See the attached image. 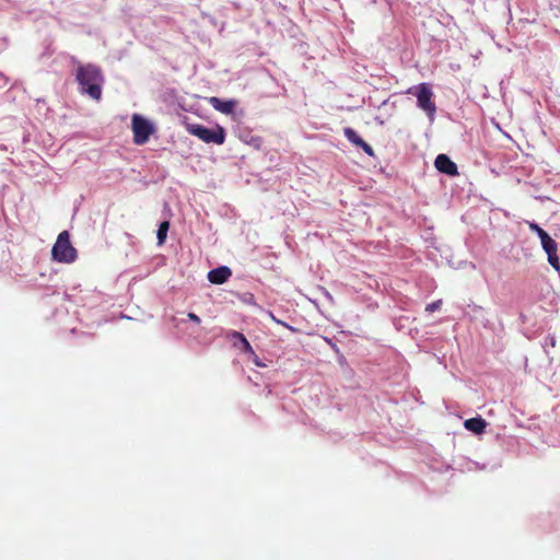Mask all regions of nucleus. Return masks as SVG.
I'll return each instance as SVG.
<instances>
[{
    "instance_id": "8",
    "label": "nucleus",
    "mask_w": 560,
    "mask_h": 560,
    "mask_svg": "<svg viewBox=\"0 0 560 560\" xmlns=\"http://www.w3.org/2000/svg\"><path fill=\"white\" fill-rule=\"evenodd\" d=\"M209 103L214 109L226 115L232 114L236 106V101L234 100L223 101L218 97H211Z\"/></svg>"
},
{
    "instance_id": "2",
    "label": "nucleus",
    "mask_w": 560,
    "mask_h": 560,
    "mask_svg": "<svg viewBox=\"0 0 560 560\" xmlns=\"http://www.w3.org/2000/svg\"><path fill=\"white\" fill-rule=\"evenodd\" d=\"M52 259L58 262L71 264L77 259V249L71 245L70 234L62 231L51 249Z\"/></svg>"
},
{
    "instance_id": "3",
    "label": "nucleus",
    "mask_w": 560,
    "mask_h": 560,
    "mask_svg": "<svg viewBox=\"0 0 560 560\" xmlns=\"http://www.w3.org/2000/svg\"><path fill=\"white\" fill-rule=\"evenodd\" d=\"M187 131L206 143L222 144L225 141V130L219 125L208 128L200 124H190Z\"/></svg>"
},
{
    "instance_id": "18",
    "label": "nucleus",
    "mask_w": 560,
    "mask_h": 560,
    "mask_svg": "<svg viewBox=\"0 0 560 560\" xmlns=\"http://www.w3.org/2000/svg\"><path fill=\"white\" fill-rule=\"evenodd\" d=\"M188 318L196 324L200 323V317L195 313H188Z\"/></svg>"
},
{
    "instance_id": "15",
    "label": "nucleus",
    "mask_w": 560,
    "mask_h": 560,
    "mask_svg": "<svg viewBox=\"0 0 560 560\" xmlns=\"http://www.w3.org/2000/svg\"><path fill=\"white\" fill-rule=\"evenodd\" d=\"M368 155L370 156H373L374 155V151H373V148L366 143L364 140L361 142V144L359 145Z\"/></svg>"
},
{
    "instance_id": "6",
    "label": "nucleus",
    "mask_w": 560,
    "mask_h": 560,
    "mask_svg": "<svg viewBox=\"0 0 560 560\" xmlns=\"http://www.w3.org/2000/svg\"><path fill=\"white\" fill-rule=\"evenodd\" d=\"M434 165L439 172L448 176L458 174L457 165L446 154H439L435 158Z\"/></svg>"
},
{
    "instance_id": "17",
    "label": "nucleus",
    "mask_w": 560,
    "mask_h": 560,
    "mask_svg": "<svg viewBox=\"0 0 560 560\" xmlns=\"http://www.w3.org/2000/svg\"><path fill=\"white\" fill-rule=\"evenodd\" d=\"M441 306V301H435L427 305L425 310L430 313L439 310Z\"/></svg>"
},
{
    "instance_id": "10",
    "label": "nucleus",
    "mask_w": 560,
    "mask_h": 560,
    "mask_svg": "<svg viewBox=\"0 0 560 560\" xmlns=\"http://www.w3.org/2000/svg\"><path fill=\"white\" fill-rule=\"evenodd\" d=\"M464 427L468 431H471L476 434H480L485 431L487 422L481 417H476L465 420Z\"/></svg>"
},
{
    "instance_id": "19",
    "label": "nucleus",
    "mask_w": 560,
    "mask_h": 560,
    "mask_svg": "<svg viewBox=\"0 0 560 560\" xmlns=\"http://www.w3.org/2000/svg\"><path fill=\"white\" fill-rule=\"evenodd\" d=\"M5 85H7V79L2 73H0V89L4 88Z\"/></svg>"
},
{
    "instance_id": "16",
    "label": "nucleus",
    "mask_w": 560,
    "mask_h": 560,
    "mask_svg": "<svg viewBox=\"0 0 560 560\" xmlns=\"http://www.w3.org/2000/svg\"><path fill=\"white\" fill-rule=\"evenodd\" d=\"M267 314H268V316H269V317H270L275 323L282 325V326L287 327L288 329H290V330H292V331H294V330H295L292 326H290V325H288L287 323H284V322H282V320H280V319H278V318H277V317H276L271 312H268Z\"/></svg>"
},
{
    "instance_id": "1",
    "label": "nucleus",
    "mask_w": 560,
    "mask_h": 560,
    "mask_svg": "<svg viewBox=\"0 0 560 560\" xmlns=\"http://www.w3.org/2000/svg\"><path fill=\"white\" fill-rule=\"evenodd\" d=\"M77 81L82 93L88 94L91 98L96 101L101 98L103 77L96 66H79L77 70Z\"/></svg>"
},
{
    "instance_id": "9",
    "label": "nucleus",
    "mask_w": 560,
    "mask_h": 560,
    "mask_svg": "<svg viewBox=\"0 0 560 560\" xmlns=\"http://www.w3.org/2000/svg\"><path fill=\"white\" fill-rule=\"evenodd\" d=\"M528 226H529V230L535 232L540 242H541V246L545 249L547 248H551L553 245H556L557 243L550 237V235L545 231L542 230L537 223L535 222H528Z\"/></svg>"
},
{
    "instance_id": "14",
    "label": "nucleus",
    "mask_w": 560,
    "mask_h": 560,
    "mask_svg": "<svg viewBox=\"0 0 560 560\" xmlns=\"http://www.w3.org/2000/svg\"><path fill=\"white\" fill-rule=\"evenodd\" d=\"M168 229H170L168 221H163L159 225V229H158V232H156V237H158L159 245H161V244H163L165 242Z\"/></svg>"
},
{
    "instance_id": "13",
    "label": "nucleus",
    "mask_w": 560,
    "mask_h": 560,
    "mask_svg": "<svg viewBox=\"0 0 560 560\" xmlns=\"http://www.w3.org/2000/svg\"><path fill=\"white\" fill-rule=\"evenodd\" d=\"M343 135L349 142L353 143L357 147H359L363 141V139L352 128H345Z\"/></svg>"
},
{
    "instance_id": "12",
    "label": "nucleus",
    "mask_w": 560,
    "mask_h": 560,
    "mask_svg": "<svg viewBox=\"0 0 560 560\" xmlns=\"http://www.w3.org/2000/svg\"><path fill=\"white\" fill-rule=\"evenodd\" d=\"M547 256H548V262L556 269L560 270V262L558 257V245H553L551 248L545 249Z\"/></svg>"
},
{
    "instance_id": "5",
    "label": "nucleus",
    "mask_w": 560,
    "mask_h": 560,
    "mask_svg": "<svg viewBox=\"0 0 560 560\" xmlns=\"http://www.w3.org/2000/svg\"><path fill=\"white\" fill-rule=\"evenodd\" d=\"M131 127L133 132V142L139 145L147 143L150 136L154 132L153 124L139 114L132 115Z\"/></svg>"
},
{
    "instance_id": "11",
    "label": "nucleus",
    "mask_w": 560,
    "mask_h": 560,
    "mask_svg": "<svg viewBox=\"0 0 560 560\" xmlns=\"http://www.w3.org/2000/svg\"><path fill=\"white\" fill-rule=\"evenodd\" d=\"M228 337L232 340L235 347H242L243 351L253 353V348L243 334L238 331H231Z\"/></svg>"
},
{
    "instance_id": "4",
    "label": "nucleus",
    "mask_w": 560,
    "mask_h": 560,
    "mask_svg": "<svg viewBox=\"0 0 560 560\" xmlns=\"http://www.w3.org/2000/svg\"><path fill=\"white\" fill-rule=\"evenodd\" d=\"M408 93H412L417 97V106L425 112L431 121L434 120L436 112L435 103L432 101L433 92L428 83H420L417 86L409 89Z\"/></svg>"
},
{
    "instance_id": "7",
    "label": "nucleus",
    "mask_w": 560,
    "mask_h": 560,
    "mask_svg": "<svg viewBox=\"0 0 560 560\" xmlns=\"http://www.w3.org/2000/svg\"><path fill=\"white\" fill-rule=\"evenodd\" d=\"M232 271L226 266H220L208 272V280L213 284H222L229 280Z\"/></svg>"
}]
</instances>
